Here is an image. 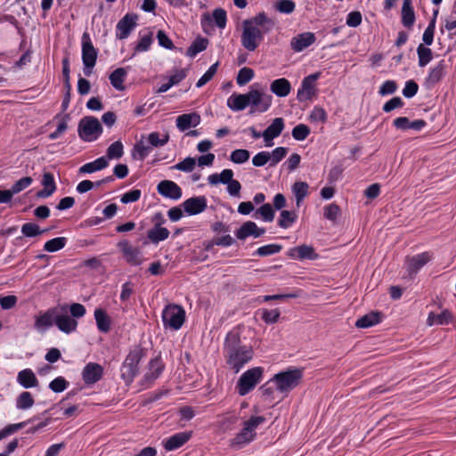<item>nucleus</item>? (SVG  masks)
I'll return each mask as SVG.
<instances>
[{
    "label": "nucleus",
    "instance_id": "1",
    "mask_svg": "<svg viewBox=\"0 0 456 456\" xmlns=\"http://www.w3.org/2000/svg\"><path fill=\"white\" fill-rule=\"evenodd\" d=\"M274 20L264 12L242 21L241 45L248 52H254L264 40V35L274 27Z\"/></svg>",
    "mask_w": 456,
    "mask_h": 456
},
{
    "label": "nucleus",
    "instance_id": "2",
    "mask_svg": "<svg viewBox=\"0 0 456 456\" xmlns=\"http://www.w3.org/2000/svg\"><path fill=\"white\" fill-rule=\"evenodd\" d=\"M224 348L227 355V364L235 373L251 361L254 355L252 346L240 345V334L235 331H230L226 335Z\"/></svg>",
    "mask_w": 456,
    "mask_h": 456
},
{
    "label": "nucleus",
    "instance_id": "3",
    "mask_svg": "<svg viewBox=\"0 0 456 456\" xmlns=\"http://www.w3.org/2000/svg\"><path fill=\"white\" fill-rule=\"evenodd\" d=\"M303 379V370L299 368L289 369L276 373L270 382L274 383L276 389L281 393H288L296 388Z\"/></svg>",
    "mask_w": 456,
    "mask_h": 456
},
{
    "label": "nucleus",
    "instance_id": "4",
    "mask_svg": "<svg viewBox=\"0 0 456 456\" xmlns=\"http://www.w3.org/2000/svg\"><path fill=\"white\" fill-rule=\"evenodd\" d=\"M79 137L86 142L96 140L102 133V126L99 120L93 116H86L80 119L77 126Z\"/></svg>",
    "mask_w": 456,
    "mask_h": 456
},
{
    "label": "nucleus",
    "instance_id": "5",
    "mask_svg": "<svg viewBox=\"0 0 456 456\" xmlns=\"http://www.w3.org/2000/svg\"><path fill=\"white\" fill-rule=\"evenodd\" d=\"M143 356L142 349L136 347L126 357L121 366V378L126 382H132L134 377L138 374L139 367L138 364Z\"/></svg>",
    "mask_w": 456,
    "mask_h": 456
},
{
    "label": "nucleus",
    "instance_id": "6",
    "mask_svg": "<svg viewBox=\"0 0 456 456\" xmlns=\"http://www.w3.org/2000/svg\"><path fill=\"white\" fill-rule=\"evenodd\" d=\"M162 322L166 328L179 330L185 322V311L178 305L169 304L162 312Z\"/></svg>",
    "mask_w": 456,
    "mask_h": 456
},
{
    "label": "nucleus",
    "instance_id": "7",
    "mask_svg": "<svg viewBox=\"0 0 456 456\" xmlns=\"http://www.w3.org/2000/svg\"><path fill=\"white\" fill-rule=\"evenodd\" d=\"M263 373L262 367H254L245 371L237 382L239 395H245L248 394L260 382Z\"/></svg>",
    "mask_w": 456,
    "mask_h": 456
},
{
    "label": "nucleus",
    "instance_id": "8",
    "mask_svg": "<svg viewBox=\"0 0 456 456\" xmlns=\"http://www.w3.org/2000/svg\"><path fill=\"white\" fill-rule=\"evenodd\" d=\"M246 94L248 98V105H251L255 110H250V114L255 111L265 112L272 104V96L266 94L260 90L251 88Z\"/></svg>",
    "mask_w": 456,
    "mask_h": 456
},
{
    "label": "nucleus",
    "instance_id": "9",
    "mask_svg": "<svg viewBox=\"0 0 456 456\" xmlns=\"http://www.w3.org/2000/svg\"><path fill=\"white\" fill-rule=\"evenodd\" d=\"M117 246L129 265L137 266L142 264L144 259L142 251L133 247L127 240H120Z\"/></svg>",
    "mask_w": 456,
    "mask_h": 456
},
{
    "label": "nucleus",
    "instance_id": "10",
    "mask_svg": "<svg viewBox=\"0 0 456 456\" xmlns=\"http://www.w3.org/2000/svg\"><path fill=\"white\" fill-rule=\"evenodd\" d=\"M58 306L48 308L45 312H41L35 317L34 328L38 332H45L53 324H55L57 317Z\"/></svg>",
    "mask_w": 456,
    "mask_h": 456
},
{
    "label": "nucleus",
    "instance_id": "11",
    "mask_svg": "<svg viewBox=\"0 0 456 456\" xmlns=\"http://www.w3.org/2000/svg\"><path fill=\"white\" fill-rule=\"evenodd\" d=\"M55 325L61 331L69 334L76 330L77 322L67 314V306L62 305L58 306Z\"/></svg>",
    "mask_w": 456,
    "mask_h": 456
},
{
    "label": "nucleus",
    "instance_id": "12",
    "mask_svg": "<svg viewBox=\"0 0 456 456\" xmlns=\"http://www.w3.org/2000/svg\"><path fill=\"white\" fill-rule=\"evenodd\" d=\"M320 72H316L305 77L301 83V87L298 89L297 94V99L299 102H305L314 95V83L320 77Z\"/></svg>",
    "mask_w": 456,
    "mask_h": 456
},
{
    "label": "nucleus",
    "instance_id": "13",
    "mask_svg": "<svg viewBox=\"0 0 456 456\" xmlns=\"http://www.w3.org/2000/svg\"><path fill=\"white\" fill-rule=\"evenodd\" d=\"M97 55L98 51L93 45L89 34L84 32L82 36V61L84 66L95 65Z\"/></svg>",
    "mask_w": 456,
    "mask_h": 456
},
{
    "label": "nucleus",
    "instance_id": "14",
    "mask_svg": "<svg viewBox=\"0 0 456 456\" xmlns=\"http://www.w3.org/2000/svg\"><path fill=\"white\" fill-rule=\"evenodd\" d=\"M287 256L292 259L297 260H316L319 255L315 252L313 246L303 244L289 249Z\"/></svg>",
    "mask_w": 456,
    "mask_h": 456
},
{
    "label": "nucleus",
    "instance_id": "15",
    "mask_svg": "<svg viewBox=\"0 0 456 456\" xmlns=\"http://www.w3.org/2000/svg\"><path fill=\"white\" fill-rule=\"evenodd\" d=\"M137 18L136 14L126 13L117 24V38L125 39L128 37L136 26Z\"/></svg>",
    "mask_w": 456,
    "mask_h": 456
},
{
    "label": "nucleus",
    "instance_id": "16",
    "mask_svg": "<svg viewBox=\"0 0 456 456\" xmlns=\"http://www.w3.org/2000/svg\"><path fill=\"white\" fill-rule=\"evenodd\" d=\"M158 192L171 200H179L182 197V189L173 181L163 180L157 186Z\"/></svg>",
    "mask_w": 456,
    "mask_h": 456
},
{
    "label": "nucleus",
    "instance_id": "17",
    "mask_svg": "<svg viewBox=\"0 0 456 456\" xmlns=\"http://www.w3.org/2000/svg\"><path fill=\"white\" fill-rule=\"evenodd\" d=\"M284 128V121L281 118H276L272 124L262 133V136L267 147L273 145V140L278 137Z\"/></svg>",
    "mask_w": 456,
    "mask_h": 456
},
{
    "label": "nucleus",
    "instance_id": "18",
    "mask_svg": "<svg viewBox=\"0 0 456 456\" xmlns=\"http://www.w3.org/2000/svg\"><path fill=\"white\" fill-rule=\"evenodd\" d=\"M103 375V368L95 362L87 363L82 371L83 380L87 385L99 381Z\"/></svg>",
    "mask_w": 456,
    "mask_h": 456
},
{
    "label": "nucleus",
    "instance_id": "19",
    "mask_svg": "<svg viewBox=\"0 0 456 456\" xmlns=\"http://www.w3.org/2000/svg\"><path fill=\"white\" fill-rule=\"evenodd\" d=\"M183 207L188 215H198L207 208V199L204 196L192 197L183 201Z\"/></svg>",
    "mask_w": 456,
    "mask_h": 456
},
{
    "label": "nucleus",
    "instance_id": "20",
    "mask_svg": "<svg viewBox=\"0 0 456 456\" xmlns=\"http://www.w3.org/2000/svg\"><path fill=\"white\" fill-rule=\"evenodd\" d=\"M191 431L176 433L164 441V448L167 451L176 450L186 444L191 437Z\"/></svg>",
    "mask_w": 456,
    "mask_h": 456
},
{
    "label": "nucleus",
    "instance_id": "21",
    "mask_svg": "<svg viewBox=\"0 0 456 456\" xmlns=\"http://www.w3.org/2000/svg\"><path fill=\"white\" fill-rule=\"evenodd\" d=\"M316 37L313 32H305L294 37L290 41L291 49L295 52H301L313 45Z\"/></svg>",
    "mask_w": 456,
    "mask_h": 456
},
{
    "label": "nucleus",
    "instance_id": "22",
    "mask_svg": "<svg viewBox=\"0 0 456 456\" xmlns=\"http://www.w3.org/2000/svg\"><path fill=\"white\" fill-rule=\"evenodd\" d=\"M200 116L197 112L182 114L176 118V126L180 131L184 132L200 125Z\"/></svg>",
    "mask_w": 456,
    "mask_h": 456
},
{
    "label": "nucleus",
    "instance_id": "23",
    "mask_svg": "<svg viewBox=\"0 0 456 456\" xmlns=\"http://www.w3.org/2000/svg\"><path fill=\"white\" fill-rule=\"evenodd\" d=\"M446 68L447 65L445 61L441 60L436 67L430 69L428 76L426 78V85L428 86H433L442 80L446 74Z\"/></svg>",
    "mask_w": 456,
    "mask_h": 456
},
{
    "label": "nucleus",
    "instance_id": "24",
    "mask_svg": "<svg viewBox=\"0 0 456 456\" xmlns=\"http://www.w3.org/2000/svg\"><path fill=\"white\" fill-rule=\"evenodd\" d=\"M42 185L44 189L37 192V197L45 199L50 197L56 190L54 177L52 173L45 172L43 175Z\"/></svg>",
    "mask_w": 456,
    "mask_h": 456
},
{
    "label": "nucleus",
    "instance_id": "25",
    "mask_svg": "<svg viewBox=\"0 0 456 456\" xmlns=\"http://www.w3.org/2000/svg\"><path fill=\"white\" fill-rule=\"evenodd\" d=\"M270 90L278 97H286L290 93L291 85L287 78H278L271 83Z\"/></svg>",
    "mask_w": 456,
    "mask_h": 456
},
{
    "label": "nucleus",
    "instance_id": "26",
    "mask_svg": "<svg viewBox=\"0 0 456 456\" xmlns=\"http://www.w3.org/2000/svg\"><path fill=\"white\" fill-rule=\"evenodd\" d=\"M430 260L428 253H421L408 259L407 271L410 275L417 273L418 271Z\"/></svg>",
    "mask_w": 456,
    "mask_h": 456
},
{
    "label": "nucleus",
    "instance_id": "27",
    "mask_svg": "<svg viewBox=\"0 0 456 456\" xmlns=\"http://www.w3.org/2000/svg\"><path fill=\"white\" fill-rule=\"evenodd\" d=\"M17 381L24 388H31L38 385V379L30 369L20 370L17 375Z\"/></svg>",
    "mask_w": 456,
    "mask_h": 456
},
{
    "label": "nucleus",
    "instance_id": "28",
    "mask_svg": "<svg viewBox=\"0 0 456 456\" xmlns=\"http://www.w3.org/2000/svg\"><path fill=\"white\" fill-rule=\"evenodd\" d=\"M381 313L378 311L370 312L356 321L355 327L360 329L372 327L381 322Z\"/></svg>",
    "mask_w": 456,
    "mask_h": 456
},
{
    "label": "nucleus",
    "instance_id": "29",
    "mask_svg": "<svg viewBox=\"0 0 456 456\" xmlns=\"http://www.w3.org/2000/svg\"><path fill=\"white\" fill-rule=\"evenodd\" d=\"M169 231L162 227L160 223H156L154 226L147 232L148 239L154 244L167 240L169 236Z\"/></svg>",
    "mask_w": 456,
    "mask_h": 456
},
{
    "label": "nucleus",
    "instance_id": "30",
    "mask_svg": "<svg viewBox=\"0 0 456 456\" xmlns=\"http://www.w3.org/2000/svg\"><path fill=\"white\" fill-rule=\"evenodd\" d=\"M94 319L97 328L101 332L107 333L110 331L111 321L105 310L102 308H96L94 310Z\"/></svg>",
    "mask_w": 456,
    "mask_h": 456
},
{
    "label": "nucleus",
    "instance_id": "31",
    "mask_svg": "<svg viewBox=\"0 0 456 456\" xmlns=\"http://www.w3.org/2000/svg\"><path fill=\"white\" fill-rule=\"evenodd\" d=\"M402 23L406 28H411L415 22V13L411 5V0H403Z\"/></svg>",
    "mask_w": 456,
    "mask_h": 456
},
{
    "label": "nucleus",
    "instance_id": "32",
    "mask_svg": "<svg viewBox=\"0 0 456 456\" xmlns=\"http://www.w3.org/2000/svg\"><path fill=\"white\" fill-rule=\"evenodd\" d=\"M227 106L233 111H240L248 106L245 94H233L227 100Z\"/></svg>",
    "mask_w": 456,
    "mask_h": 456
},
{
    "label": "nucleus",
    "instance_id": "33",
    "mask_svg": "<svg viewBox=\"0 0 456 456\" xmlns=\"http://www.w3.org/2000/svg\"><path fill=\"white\" fill-rule=\"evenodd\" d=\"M109 166L108 159L105 157H100L92 162H88L79 168L81 174H91L102 170Z\"/></svg>",
    "mask_w": 456,
    "mask_h": 456
},
{
    "label": "nucleus",
    "instance_id": "34",
    "mask_svg": "<svg viewBox=\"0 0 456 456\" xmlns=\"http://www.w3.org/2000/svg\"><path fill=\"white\" fill-rule=\"evenodd\" d=\"M126 74V69L124 68H118L112 71L109 77L111 86L117 90L123 91L125 89L123 83Z\"/></svg>",
    "mask_w": 456,
    "mask_h": 456
},
{
    "label": "nucleus",
    "instance_id": "35",
    "mask_svg": "<svg viewBox=\"0 0 456 456\" xmlns=\"http://www.w3.org/2000/svg\"><path fill=\"white\" fill-rule=\"evenodd\" d=\"M208 43V38L198 37L188 47L186 52L187 56L191 58L195 57L199 53L207 49Z\"/></svg>",
    "mask_w": 456,
    "mask_h": 456
},
{
    "label": "nucleus",
    "instance_id": "36",
    "mask_svg": "<svg viewBox=\"0 0 456 456\" xmlns=\"http://www.w3.org/2000/svg\"><path fill=\"white\" fill-rule=\"evenodd\" d=\"M233 177V171L232 169H224L220 174H212L208 177V181L212 185H216L221 183L228 184Z\"/></svg>",
    "mask_w": 456,
    "mask_h": 456
},
{
    "label": "nucleus",
    "instance_id": "37",
    "mask_svg": "<svg viewBox=\"0 0 456 456\" xmlns=\"http://www.w3.org/2000/svg\"><path fill=\"white\" fill-rule=\"evenodd\" d=\"M256 433H251L249 430H245V427L240 430V433L232 440L231 445L241 447L243 444H248L253 441L256 437Z\"/></svg>",
    "mask_w": 456,
    "mask_h": 456
},
{
    "label": "nucleus",
    "instance_id": "38",
    "mask_svg": "<svg viewBox=\"0 0 456 456\" xmlns=\"http://www.w3.org/2000/svg\"><path fill=\"white\" fill-rule=\"evenodd\" d=\"M49 229H41L40 226L33 222L25 223L21 226V233L24 237L33 238L48 232Z\"/></svg>",
    "mask_w": 456,
    "mask_h": 456
},
{
    "label": "nucleus",
    "instance_id": "39",
    "mask_svg": "<svg viewBox=\"0 0 456 456\" xmlns=\"http://www.w3.org/2000/svg\"><path fill=\"white\" fill-rule=\"evenodd\" d=\"M308 184L305 182H296L292 185V191L296 198L297 206L299 207L308 194Z\"/></svg>",
    "mask_w": 456,
    "mask_h": 456
},
{
    "label": "nucleus",
    "instance_id": "40",
    "mask_svg": "<svg viewBox=\"0 0 456 456\" xmlns=\"http://www.w3.org/2000/svg\"><path fill=\"white\" fill-rule=\"evenodd\" d=\"M297 219V215L295 211L281 210L278 225L281 228L287 229L290 227Z\"/></svg>",
    "mask_w": 456,
    "mask_h": 456
},
{
    "label": "nucleus",
    "instance_id": "41",
    "mask_svg": "<svg viewBox=\"0 0 456 456\" xmlns=\"http://www.w3.org/2000/svg\"><path fill=\"white\" fill-rule=\"evenodd\" d=\"M417 53L419 58V66H427L433 58V53L430 48L426 47L423 44L419 45L417 47Z\"/></svg>",
    "mask_w": 456,
    "mask_h": 456
},
{
    "label": "nucleus",
    "instance_id": "42",
    "mask_svg": "<svg viewBox=\"0 0 456 456\" xmlns=\"http://www.w3.org/2000/svg\"><path fill=\"white\" fill-rule=\"evenodd\" d=\"M256 231V223L247 221L236 231L235 235L239 240H245L248 236H253Z\"/></svg>",
    "mask_w": 456,
    "mask_h": 456
},
{
    "label": "nucleus",
    "instance_id": "43",
    "mask_svg": "<svg viewBox=\"0 0 456 456\" xmlns=\"http://www.w3.org/2000/svg\"><path fill=\"white\" fill-rule=\"evenodd\" d=\"M124 154V147L120 141H116L111 143L106 153L107 159H118Z\"/></svg>",
    "mask_w": 456,
    "mask_h": 456
},
{
    "label": "nucleus",
    "instance_id": "44",
    "mask_svg": "<svg viewBox=\"0 0 456 456\" xmlns=\"http://www.w3.org/2000/svg\"><path fill=\"white\" fill-rule=\"evenodd\" d=\"M67 239L65 237H57L47 240L44 245V249L47 252H56L63 248L66 245Z\"/></svg>",
    "mask_w": 456,
    "mask_h": 456
},
{
    "label": "nucleus",
    "instance_id": "45",
    "mask_svg": "<svg viewBox=\"0 0 456 456\" xmlns=\"http://www.w3.org/2000/svg\"><path fill=\"white\" fill-rule=\"evenodd\" d=\"M35 401L29 392H22L16 400V406L20 410H27L33 406Z\"/></svg>",
    "mask_w": 456,
    "mask_h": 456
},
{
    "label": "nucleus",
    "instance_id": "46",
    "mask_svg": "<svg viewBox=\"0 0 456 456\" xmlns=\"http://www.w3.org/2000/svg\"><path fill=\"white\" fill-rule=\"evenodd\" d=\"M437 14V11L435 12L434 17L429 21L428 26L425 29L422 37V40L426 45H431L434 40V34L436 28V16Z\"/></svg>",
    "mask_w": 456,
    "mask_h": 456
},
{
    "label": "nucleus",
    "instance_id": "47",
    "mask_svg": "<svg viewBox=\"0 0 456 456\" xmlns=\"http://www.w3.org/2000/svg\"><path fill=\"white\" fill-rule=\"evenodd\" d=\"M37 419V417H34L32 419V420ZM31 419H28L27 421H22V422H20V423H16V424H10V425H7L5 428H4L1 431H0V440L7 437L8 436L17 432L18 430L23 428L27 423L30 422Z\"/></svg>",
    "mask_w": 456,
    "mask_h": 456
},
{
    "label": "nucleus",
    "instance_id": "48",
    "mask_svg": "<svg viewBox=\"0 0 456 456\" xmlns=\"http://www.w3.org/2000/svg\"><path fill=\"white\" fill-rule=\"evenodd\" d=\"M281 249L282 246L280 244H268L258 248L253 255H256L259 256H267L270 255L279 253Z\"/></svg>",
    "mask_w": 456,
    "mask_h": 456
},
{
    "label": "nucleus",
    "instance_id": "49",
    "mask_svg": "<svg viewBox=\"0 0 456 456\" xmlns=\"http://www.w3.org/2000/svg\"><path fill=\"white\" fill-rule=\"evenodd\" d=\"M310 133V128L305 124H299L292 129V136L297 141H304Z\"/></svg>",
    "mask_w": 456,
    "mask_h": 456
},
{
    "label": "nucleus",
    "instance_id": "50",
    "mask_svg": "<svg viewBox=\"0 0 456 456\" xmlns=\"http://www.w3.org/2000/svg\"><path fill=\"white\" fill-rule=\"evenodd\" d=\"M254 77V71L250 68L244 67L239 70L236 77L237 84L239 86H244L248 84Z\"/></svg>",
    "mask_w": 456,
    "mask_h": 456
},
{
    "label": "nucleus",
    "instance_id": "51",
    "mask_svg": "<svg viewBox=\"0 0 456 456\" xmlns=\"http://www.w3.org/2000/svg\"><path fill=\"white\" fill-rule=\"evenodd\" d=\"M250 153L248 150L238 149L231 153L230 159L235 164H242L248 160Z\"/></svg>",
    "mask_w": 456,
    "mask_h": 456
},
{
    "label": "nucleus",
    "instance_id": "52",
    "mask_svg": "<svg viewBox=\"0 0 456 456\" xmlns=\"http://www.w3.org/2000/svg\"><path fill=\"white\" fill-rule=\"evenodd\" d=\"M196 165V159L191 157L185 158L183 161L177 163L174 167H172L173 169H176L183 172H191Z\"/></svg>",
    "mask_w": 456,
    "mask_h": 456
},
{
    "label": "nucleus",
    "instance_id": "53",
    "mask_svg": "<svg viewBox=\"0 0 456 456\" xmlns=\"http://www.w3.org/2000/svg\"><path fill=\"white\" fill-rule=\"evenodd\" d=\"M258 214L266 222H272L274 218V210L269 203L263 204L259 208H257L255 215L256 216Z\"/></svg>",
    "mask_w": 456,
    "mask_h": 456
},
{
    "label": "nucleus",
    "instance_id": "54",
    "mask_svg": "<svg viewBox=\"0 0 456 456\" xmlns=\"http://www.w3.org/2000/svg\"><path fill=\"white\" fill-rule=\"evenodd\" d=\"M148 141H149L150 144L153 147H161L168 142L169 134L167 133L160 139L159 134L158 132H152L149 134Z\"/></svg>",
    "mask_w": 456,
    "mask_h": 456
},
{
    "label": "nucleus",
    "instance_id": "55",
    "mask_svg": "<svg viewBox=\"0 0 456 456\" xmlns=\"http://www.w3.org/2000/svg\"><path fill=\"white\" fill-rule=\"evenodd\" d=\"M219 63L216 62L213 65H211L208 69L203 74V76L198 80L196 86L201 87L204 85H206L208 81H210L213 77L216 75L217 71V67Z\"/></svg>",
    "mask_w": 456,
    "mask_h": 456
},
{
    "label": "nucleus",
    "instance_id": "56",
    "mask_svg": "<svg viewBox=\"0 0 456 456\" xmlns=\"http://www.w3.org/2000/svg\"><path fill=\"white\" fill-rule=\"evenodd\" d=\"M433 319L436 320V323L437 324H448L452 320V314L449 311H444L440 314L435 315L433 314H429L428 316V323L429 325H432L434 322Z\"/></svg>",
    "mask_w": 456,
    "mask_h": 456
},
{
    "label": "nucleus",
    "instance_id": "57",
    "mask_svg": "<svg viewBox=\"0 0 456 456\" xmlns=\"http://www.w3.org/2000/svg\"><path fill=\"white\" fill-rule=\"evenodd\" d=\"M149 150L150 148L141 141L134 144L132 156L135 159L143 160L147 157Z\"/></svg>",
    "mask_w": 456,
    "mask_h": 456
},
{
    "label": "nucleus",
    "instance_id": "58",
    "mask_svg": "<svg viewBox=\"0 0 456 456\" xmlns=\"http://www.w3.org/2000/svg\"><path fill=\"white\" fill-rule=\"evenodd\" d=\"M213 19L219 28H224L227 22L226 12L222 8H216L213 11Z\"/></svg>",
    "mask_w": 456,
    "mask_h": 456
},
{
    "label": "nucleus",
    "instance_id": "59",
    "mask_svg": "<svg viewBox=\"0 0 456 456\" xmlns=\"http://www.w3.org/2000/svg\"><path fill=\"white\" fill-rule=\"evenodd\" d=\"M68 386L69 382L63 377H58L50 382L49 388L54 393H61L64 391Z\"/></svg>",
    "mask_w": 456,
    "mask_h": 456
},
{
    "label": "nucleus",
    "instance_id": "60",
    "mask_svg": "<svg viewBox=\"0 0 456 456\" xmlns=\"http://www.w3.org/2000/svg\"><path fill=\"white\" fill-rule=\"evenodd\" d=\"M288 153V149L285 147H277L272 153H270V166L273 167L277 165Z\"/></svg>",
    "mask_w": 456,
    "mask_h": 456
},
{
    "label": "nucleus",
    "instance_id": "61",
    "mask_svg": "<svg viewBox=\"0 0 456 456\" xmlns=\"http://www.w3.org/2000/svg\"><path fill=\"white\" fill-rule=\"evenodd\" d=\"M281 315V313L278 309H264L262 313V320L268 324H273L277 322L279 317Z\"/></svg>",
    "mask_w": 456,
    "mask_h": 456
},
{
    "label": "nucleus",
    "instance_id": "62",
    "mask_svg": "<svg viewBox=\"0 0 456 456\" xmlns=\"http://www.w3.org/2000/svg\"><path fill=\"white\" fill-rule=\"evenodd\" d=\"M152 43V33L144 35L134 47V53L145 52L150 49Z\"/></svg>",
    "mask_w": 456,
    "mask_h": 456
},
{
    "label": "nucleus",
    "instance_id": "63",
    "mask_svg": "<svg viewBox=\"0 0 456 456\" xmlns=\"http://www.w3.org/2000/svg\"><path fill=\"white\" fill-rule=\"evenodd\" d=\"M33 180L30 176H25L21 179L18 180L15 183L12 184L11 187L12 191L13 194H17L28 187L32 183Z\"/></svg>",
    "mask_w": 456,
    "mask_h": 456
},
{
    "label": "nucleus",
    "instance_id": "64",
    "mask_svg": "<svg viewBox=\"0 0 456 456\" xmlns=\"http://www.w3.org/2000/svg\"><path fill=\"white\" fill-rule=\"evenodd\" d=\"M296 7L295 3L292 0H280L276 4V9L281 12L289 14L294 12Z\"/></svg>",
    "mask_w": 456,
    "mask_h": 456
}]
</instances>
